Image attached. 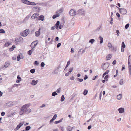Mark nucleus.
<instances>
[{
    "instance_id": "nucleus-1",
    "label": "nucleus",
    "mask_w": 131,
    "mask_h": 131,
    "mask_svg": "<svg viewBox=\"0 0 131 131\" xmlns=\"http://www.w3.org/2000/svg\"><path fill=\"white\" fill-rule=\"evenodd\" d=\"M30 105V104H27L22 106L19 113L20 115H22L24 113L28 114L31 112V109L28 108Z\"/></svg>"
},
{
    "instance_id": "nucleus-2",
    "label": "nucleus",
    "mask_w": 131,
    "mask_h": 131,
    "mask_svg": "<svg viewBox=\"0 0 131 131\" xmlns=\"http://www.w3.org/2000/svg\"><path fill=\"white\" fill-rule=\"evenodd\" d=\"M107 46L109 48V50L111 51L115 52L117 50L116 48L112 46L110 43L109 42Z\"/></svg>"
},
{
    "instance_id": "nucleus-3",
    "label": "nucleus",
    "mask_w": 131,
    "mask_h": 131,
    "mask_svg": "<svg viewBox=\"0 0 131 131\" xmlns=\"http://www.w3.org/2000/svg\"><path fill=\"white\" fill-rule=\"evenodd\" d=\"M84 14L85 11L82 9H79L77 12V15H84Z\"/></svg>"
},
{
    "instance_id": "nucleus-4",
    "label": "nucleus",
    "mask_w": 131,
    "mask_h": 131,
    "mask_svg": "<svg viewBox=\"0 0 131 131\" xmlns=\"http://www.w3.org/2000/svg\"><path fill=\"white\" fill-rule=\"evenodd\" d=\"M29 30L26 29L21 33V35L23 37H25L29 34Z\"/></svg>"
},
{
    "instance_id": "nucleus-5",
    "label": "nucleus",
    "mask_w": 131,
    "mask_h": 131,
    "mask_svg": "<svg viewBox=\"0 0 131 131\" xmlns=\"http://www.w3.org/2000/svg\"><path fill=\"white\" fill-rule=\"evenodd\" d=\"M69 14L70 15L72 16H74L77 15V12L73 9L70 10L69 12Z\"/></svg>"
},
{
    "instance_id": "nucleus-6",
    "label": "nucleus",
    "mask_w": 131,
    "mask_h": 131,
    "mask_svg": "<svg viewBox=\"0 0 131 131\" xmlns=\"http://www.w3.org/2000/svg\"><path fill=\"white\" fill-rule=\"evenodd\" d=\"M109 64L108 63H106L102 64L101 66L102 69L104 70H106L108 67Z\"/></svg>"
},
{
    "instance_id": "nucleus-7",
    "label": "nucleus",
    "mask_w": 131,
    "mask_h": 131,
    "mask_svg": "<svg viewBox=\"0 0 131 131\" xmlns=\"http://www.w3.org/2000/svg\"><path fill=\"white\" fill-rule=\"evenodd\" d=\"M116 7L118 8V9L119 10L121 14L124 15L126 13L127 11L125 9L118 7L117 6H116Z\"/></svg>"
},
{
    "instance_id": "nucleus-8",
    "label": "nucleus",
    "mask_w": 131,
    "mask_h": 131,
    "mask_svg": "<svg viewBox=\"0 0 131 131\" xmlns=\"http://www.w3.org/2000/svg\"><path fill=\"white\" fill-rule=\"evenodd\" d=\"M38 43V40H36L32 42L30 45V47L31 48H34L37 45Z\"/></svg>"
},
{
    "instance_id": "nucleus-9",
    "label": "nucleus",
    "mask_w": 131,
    "mask_h": 131,
    "mask_svg": "<svg viewBox=\"0 0 131 131\" xmlns=\"http://www.w3.org/2000/svg\"><path fill=\"white\" fill-rule=\"evenodd\" d=\"M13 105V104L12 102H9L6 103L5 104V106L6 108L8 107L12 106Z\"/></svg>"
},
{
    "instance_id": "nucleus-10",
    "label": "nucleus",
    "mask_w": 131,
    "mask_h": 131,
    "mask_svg": "<svg viewBox=\"0 0 131 131\" xmlns=\"http://www.w3.org/2000/svg\"><path fill=\"white\" fill-rule=\"evenodd\" d=\"M24 123H21L18 125L14 129L15 131H17L23 125Z\"/></svg>"
},
{
    "instance_id": "nucleus-11",
    "label": "nucleus",
    "mask_w": 131,
    "mask_h": 131,
    "mask_svg": "<svg viewBox=\"0 0 131 131\" xmlns=\"http://www.w3.org/2000/svg\"><path fill=\"white\" fill-rule=\"evenodd\" d=\"M40 3H36V4L34 2H30L29 1V3L28 4V5H37V4L38 5H40Z\"/></svg>"
},
{
    "instance_id": "nucleus-12",
    "label": "nucleus",
    "mask_w": 131,
    "mask_h": 131,
    "mask_svg": "<svg viewBox=\"0 0 131 131\" xmlns=\"http://www.w3.org/2000/svg\"><path fill=\"white\" fill-rule=\"evenodd\" d=\"M39 14L38 13L34 14L31 16V18L32 19H35L36 18H37L38 17Z\"/></svg>"
},
{
    "instance_id": "nucleus-13",
    "label": "nucleus",
    "mask_w": 131,
    "mask_h": 131,
    "mask_svg": "<svg viewBox=\"0 0 131 131\" xmlns=\"http://www.w3.org/2000/svg\"><path fill=\"white\" fill-rule=\"evenodd\" d=\"M41 30V28H40L38 30L36 31L35 32V36L36 37L39 36L40 35V31Z\"/></svg>"
},
{
    "instance_id": "nucleus-14",
    "label": "nucleus",
    "mask_w": 131,
    "mask_h": 131,
    "mask_svg": "<svg viewBox=\"0 0 131 131\" xmlns=\"http://www.w3.org/2000/svg\"><path fill=\"white\" fill-rule=\"evenodd\" d=\"M38 82V80H33L32 81L31 84L32 85L34 86L36 85L37 84Z\"/></svg>"
},
{
    "instance_id": "nucleus-15",
    "label": "nucleus",
    "mask_w": 131,
    "mask_h": 131,
    "mask_svg": "<svg viewBox=\"0 0 131 131\" xmlns=\"http://www.w3.org/2000/svg\"><path fill=\"white\" fill-rule=\"evenodd\" d=\"M33 10H35L37 12H39L40 10V8L38 6L35 7L33 8Z\"/></svg>"
},
{
    "instance_id": "nucleus-16",
    "label": "nucleus",
    "mask_w": 131,
    "mask_h": 131,
    "mask_svg": "<svg viewBox=\"0 0 131 131\" xmlns=\"http://www.w3.org/2000/svg\"><path fill=\"white\" fill-rule=\"evenodd\" d=\"M63 10V8H61L59 10H57L56 12V13L57 14H60L62 13Z\"/></svg>"
},
{
    "instance_id": "nucleus-17",
    "label": "nucleus",
    "mask_w": 131,
    "mask_h": 131,
    "mask_svg": "<svg viewBox=\"0 0 131 131\" xmlns=\"http://www.w3.org/2000/svg\"><path fill=\"white\" fill-rule=\"evenodd\" d=\"M73 127H71L70 126H69L67 127L66 130L68 131H72V129H73Z\"/></svg>"
},
{
    "instance_id": "nucleus-18",
    "label": "nucleus",
    "mask_w": 131,
    "mask_h": 131,
    "mask_svg": "<svg viewBox=\"0 0 131 131\" xmlns=\"http://www.w3.org/2000/svg\"><path fill=\"white\" fill-rule=\"evenodd\" d=\"M21 2L27 5H28L29 1L28 0H21Z\"/></svg>"
},
{
    "instance_id": "nucleus-19",
    "label": "nucleus",
    "mask_w": 131,
    "mask_h": 131,
    "mask_svg": "<svg viewBox=\"0 0 131 131\" xmlns=\"http://www.w3.org/2000/svg\"><path fill=\"white\" fill-rule=\"evenodd\" d=\"M10 62H5V64L4 66V67L6 68H7L8 67V66H10Z\"/></svg>"
},
{
    "instance_id": "nucleus-20",
    "label": "nucleus",
    "mask_w": 131,
    "mask_h": 131,
    "mask_svg": "<svg viewBox=\"0 0 131 131\" xmlns=\"http://www.w3.org/2000/svg\"><path fill=\"white\" fill-rule=\"evenodd\" d=\"M44 17L42 15H41L39 17L38 19L43 21L44 20Z\"/></svg>"
},
{
    "instance_id": "nucleus-21",
    "label": "nucleus",
    "mask_w": 131,
    "mask_h": 131,
    "mask_svg": "<svg viewBox=\"0 0 131 131\" xmlns=\"http://www.w3.org/2000/svg\"><path fill=\"white\" fill-rule=\"evenodd\" d=\"M99 39L100 40V44H102L103 43V38L101 37V36H99Z\"/></svg>"
},
{
    "instance_id": "nucleus-22",
    "label": "nucleus",
    "mask_w": 131,
    "mask_h": 131,
    "mask_svg": "<svg viewBox=\"0 0 131 131\" xmlns=\"http://www.w3.org/2000/svg\"><path fill=\"white\" fill-rule=\"evenodd\" d=\"M119 112L120 113H123L124 112V109L122 108H120L118 109Z\"/></svg>"
},
{
    "instance_id": "nucleus-23",
    "label": "nucleus",
    "mask_w": 131,
    "mask_h": 131,
    "mask_svg": "<svg viewBox=\"0 0 131 131\" xmlns=\"http://www.w3.org/2000/svg\"><path fill=\"white\" fill-rule=\"evenodd\" d=\"M59 25L60 22L59 21H57L55 25V26L56 27V29H57L58 28V26Z\"/></svg>"
},
{
    "instance_id": "nucleus-24",
    "label": "nucleus",
    "mask_w": 131,
    "mask_h": 131,
    "mask_svg": "<svg viewBox=\"0 0 131 131\" xmlns=\"http://www.w3.org/2000/svg\"><path fill=\"white\" fill-rule=\"evenodd\" d=\"M102 27L101 25H100L95 30H94V32H96L97 31H98Z\"/></svg>"
},
{
    "instance_id": "nucleus-25",
    "label": "nucleus",
    "mask_w": 131,
    "mask_h": 131,
    "mask_svg": "<svg viewBox=\"0 0 131 131\" xmlns=\"http://www.w3.org/2000/svg\"><path fill=\"white\" fill-rule=\"evenodd\" d=\"M111 57L112 56L110 54H108L106 56V59L107 60H109L111 58Z\"/></svg>"
},
{
    "instance_id": "nucleus-26",
    "label": "nucleus",
    "mask_w": 131,
    "mask_h": 131,
    "mask_svg": "<svg viewBox=\"0 0 131 131\" xmlns=\"http://www.w3.org/2000/svg\"><path fill=\"white\" fill-rule=\"evenodd\" d=\"M31 128V127L30 126H27L26 127L25 129L26 131H28Z\"/></svg>"
},
{
    "instance_id": "nucleus-27",
    "label": "nucleus",
    "mask_w": 131,
    "mask_h": 131,
    "mask_svg": "<svg viewBox=\"0 0 131 131\" xmlns=\"http://www.w3.org/2000/svg\"><path fill=\"white\" fill-rule=\"evenodd\" d=\"M60 15L58 14H57L53 16L52 18L53 19L56 18L57 17L59 16Z\"/></svg>"
},
{
    "instance_id": "nucleus-28",
    "label": "nucleus",
    "mask_w": 131,
    "mask_h": 131,
    "mask_svg": "<svg viewBox=\"0 0 131 131\" xmlns=\"http://www.w3.org/2000/svg\"><path fill=\"white\" fill-rule=\"evenodd\" d=\"M57 95L58 94L56 91L53 92L52 94V96H55L56 95Z\"/></svg>"
},
{
    "instance_id": "nucleus-29",
    "label": "nucleus",
    "mask_w": 131,
    "mask_h": 131,
    "mask_svg": "<svg viewBox=\"0 0 131 131\" xmlns=\"http://www.w3.org/2000/svg\"><path fill=\"white\" fill-rule=\"evenodd\" d=\"M88 92V90L86 89H85L83 92V94L84 95H87Z\"/></svg>"
},
{
    "instance_id": "nucleus-30",
    "label": "nucleus",
    "mask_w": 131,
    "mask_h": 131,
    "mask_svg": "<svg viewBox=\"0 0 131 131\" xmlns=\"http://www.w3.org/2000/svg\"><path fill=\"white\" fill-rule=\"evenodd\" d=\"M63 119H62L60 120H59L58 121H56L54 122V123L55 124H57V123H59L62 122V120Z\"/></svg>"
},
{
    "instance_id": "nucleus-31",
    "label": "nucleus",
    "mask_w": 131,
    "mask_h": 131,
    "mask_svg": "<svg viewBox=\"0 0 131 131\" xmlns=\"http://www.w3.org/2000/svg\"><path fill=\"white\" fill-rule=\"evenodd\" d=\"M126 47L125 45V44L124 42H122L121 44V47L123 48H125Z\"/></svg>"
},
{
    "instance_id": "nucleus-32",
    "label": "nucleus",
    "mask_w": 131,
    "mask_h": 131,
    "mask_svg": "<svg viewBox=\"0 0 131 131\" xmlns=\"http://www.w3.org/2000/svg\"><path fill=\"white\" fill-rule=\"evenodd\" d=\"M65 99V97L63 95H62L61 99L60 100L61 102L63 101Z\"/></svg>"
},
{
    "instance_id": "nucleus-33",
    "label": "nucleus",
    "mask_w": 131,
    "mask_h": 131,
    "mask_svg": "<svg viewBox=\"0 0 131 131\" xmlns=\"http://www.w3.org/2000/svg\"><path fill=\"white\" fill-rule=\"evenodd\" d=\"M70 64V61H69L67 62V65L66 66V67L65 68L64 70H65L66 68L68 67L69 65Z\"/></svg>"
},
{
    "instance_id": "nucleus-34",
    "label": "nucleus",
    "mask_w": 131,
    "mask_h": 131,
    "mask_svg": "<svg viewBox=\"0 0 131 131\" xmlns=\"http://www.w3.org/2000/svg\"><path fill=\"white\" fill-rule=\"evenodd\" d=\"M122 97V95L121 94H119L118 95L117 97V99L118 100H120Z\"/></svg>"
},
{
    "instance_id": "nucleus-35",
    "label": "nucleus",
    "mask_w": 131,
    "mask_h": 131,
    "mask_svg": "<svg viewBox=\"0 0 131 131\" xmlns=\"http://www.w3.org/2000/svg\"><path fill=\"white\" fill-rule=\"evenodd\" d=\"M18 40L19 41H23V38L21 37H20L18 39H17L16 38L15 39V41H17V40Z\"/></svg>"
},
{
    "instance_id": "nucleus-36",
    "label": "nucleus",
    "mask_w": 131,
    "mask_h": 131,
    "mask_svg": "<svg viewBox=\"0 0 131 131\" xmlns=\"http://www.w3.org/2000/svg\"><path fill=\"white\" fill-rule=\"evenodd\" d=\"M95 41V40L93 39H91L89 41V42L93 44Z\"/></svg>"
},
{
    "instance_id": "nucleus-37",
    "label": "nucleus",
    "mask_w": 131,
    "mask_h": 131,
    "mask_svg": "<svg viewBox=\"0 0 131 131\" xmlns=\"http://www.w3.org/2000/svg\"><path fill=\"white\" fill-rule=\"evenodd\" d=\"M109 75H106L104 77V79H105L106 81H108V78L109 77Z\"/></svg>"
},
{
    "instance_id": "nucleus-38",
    "label": "nucleus",
    "mask_w": 131,
    "mask_h": 131,
    "mask_svg": "<svg viewBox=\"0 0 131 131\" xmlns=\"http://www.w3.org/2000/svg\"><path fill=\"white\" fill-rule=\"evenodd\" d=\"M128 69L129 70L130 74V75L131 73V66H130V64L128 65Z\"/></svg>"
},
{
    "instance_id": "nucleus-39",
    "label": "nucleus",
    "mask_w": 131,
    "mask_h": 131,
    "mask_svg": "<svg viewBox=\"0 0 131 131\" xmlns=\"http://www.w3.org/2000/svg\"><path fill=\"white\" fill-rule=\"evenodd\" d=\"M73 70V67L70 68L69 69V73H71V72Z\"/></svg>"
},
{
    "instance_id": "nucleus-40",
    "label": "nucleus",
    "mask_w": 131,
    "mask_h": 131,
    "mask_svg": "<svg viewBox=\"0 0 131 131\" xmlns=\"http://www.w3.org/2000/svg\"><path fill=\"white\" fill-rule=\"evenodd\" d=\"M30 17V16L29 15L27 16L24 19V20H28Z\"/></svg>"
},
{
    "instance_id": "nucleus-41",
    "label": "nucleus",
    "mask_w": 131,
    "mask_h": 131,
    "mask_svg": "<svg viewBox=\"0 0 131 131\" xmlns=\"http://www.w3.org/2000/svg\"><path fill=\"white\" fill-rule=\"evenodd\" d=\"M129 24L128 23L125 25V28L126 29H127L129 27Z\"/></svg>"
},
{
    "instance_id": "nucleus-42",
    "label": "nucleus",
    "mask_w": 131,
    "mask_h": 131,
    "mask_svg": "<svg viewBox=\"0 0 131 131\" xmlns=\"http://www.w3.org/2000/svg\"><path fill=\"white\" fill-rule=\"evenodd\" d=\"M35 69H31L30 70V72L32 73H33L35 72Z\"/></svg>"
},
{
    "instance_id": "nucleus-43",
    "label": "nucleus",
    "mask_w": 131,
    "mask_h": 131,
    "mask_svg": "<svg viewBox=\"0 0 131 131\" xmlns=\"http://www.w3.org/2000/svg\"><path fill=\"white\" fill-rule=\"evenodd\" d=\"M123 79H120L119 81V84L121 85H122L123 83Z\"/></svg>"
},
{
    "instance_id": "nucleus-44",
    "label": "nucleus",
    "mask_w": 131,
    "mask_h": 131,
    "mask_svg": "<svg viewBox=\"0 0 131 131\" xmlns=\"http://www.w3.org/2000/svg\"><path fill=\"white\" fill-rule=\"evenodd\" d=\"M20 85V84H14L13 85V86L11 88L12 89L14 87H18V86L19 85Z\"/></svg>"
},
{
    "instance_id": "nucleus-45",
    "label": "nucleus",
    "mask_w": 131,
    "mask_h": 131,
    "mask_svg": "<svg viewBox=\"0 0 131 131\" xmlns=\"http://www.w3.org/2000/svg\"><path fill=\"white\" fill-rule=\"evenodd\" d=\"M20 57L19 55L17 57V61H19L20 59Z\"/></svg>"
},
{
    "instance_id": "nucleus-46",
    "label": "nucleus",
    "mask_w": 131,
    "mask_h": 131,
    "mask_svg": "<svg viewBox=\"0 0 131 131\" xmlns=\"http://www.w3.org/2000/svg\"><path fill=\"white\" fill-rule=\"evenodd\" d=\"M63 26L61 24L59 25V26H58V28L59 29H61L63 28Z\"/></svg>"
},
{
    "instance_id": "nucleus-47",
    "label": "nucleus",
    "mask_w": 131,
    "mask_h": 131,
    "mask_svg": "<svg viewBox=\"0 0 131 131\" xmlns=\"http://www.w3.org/2000/svg\"><path fill=\"white\" fill-rule=\"evenodd\" d=\"M5 31L3 29H0V33H5Z\"/></svg>"
},
{
    "instance_id": "nucleus-48",
    "label": "nucleus",
    "mask_w": 131,
    "mask_h": 131,
    "mask_svg": "<svg viewBox=\"0 0 131 131\" xmlns=\"http://www.w3.org/2000/svg\"><path fill=\"white\" fill-rule=\"evenodd\" d=\"M58 70L57 69L55 70L54 71V74H57L58 73Z\"/></svg>"
},
{
    "instance_id": "nucleus-49",
    "label": "nucleus",
    "mask_w": 131,
    "mask_h": 131,
    "mask_svg": "<svg viewBox=\"0 0 131 131\" xmlns=\"http://www.w3.org/2000/svg\"><path fill=\"white\" fill-rule=\"evenodd\" d=\"M39 64L38 62L37 61H35L34 62V65H36L38 66Z\"/></svg>"
},
{
    "instance_id": "nucleus-50",
    "label": "nucleus",
    "mask_w": 131,
    "mask_h": 131,
    "mask_svg": "<svg viewBox=\"0 0 131 131\" xmlns=\"http://www.w3.org/2000/svg\"><path fill=\"white\" fill-rule=\"evenodd\" d=\"M77 79H78V81H79L80 82H82L83 80V79H80L79 78H77Z\"/></svg>"
},
{
    "instance_id": "nucleus-51",
    "label": "nucleus",
    "mask_w": 131,
    "mask_h": 131,
    "mask_svg": "<svg viewBox=\"0 0 131 131\" xmlns=\"http://www.w3.org/2000/svg\"><path fill=\"white\" fill-rule=\"evenodd\" d=\"M45 63L43 62H41V64L40 65L41 67H44L45 66Z\"/></svg>"
},
{
    "instance_id": "nucleus-52",
    "label": "nucleus",
    "mask_w": 131,
    "mask_h": 131,
    "mask_svg": "<svg viewBox=\"0 0 131 131\" xmlns=\"http://www.w3.org/2000/svg\"><path fill=\"white\" fill-rule=\"evenodd\" d=\"M131 62V56L129 55L128 57V62Z\"/></svg>"
},
{
    "instance_id": "nucleus-53",
    "label": "nucleus",
    "mask_w": 131,
    "mask_h": 131,
    "mask_svg": "<svg viewBox=\"0 0 131 131\" xmlns=\"http://www.w3.org/2000/svg\"><path fill=\"white\" fill-rule=\"evenodd\" d=\"M109 72V70H107L106 71V72L104 73L105 75H106Z\"/></svg>"
},
{
    "instance_id": "nucleus-54",
    "label": "nucleus",
    "mask_w": 131,
    "mask_h": 131,
    "mask_svg": "<svg viewBox=\"0 0 131 131\" xmlns=\"http://www.w3.org/2000/svg\"><path fill=\"white\" fill-rule=\"evenodd\" d=\"M32 52L31 50H29L28 51V54L29 55H31L32 54Z\"/></svg>"
},
{
    "instance_id": "nucleus-55",
    "label": "nucleus",
    "mask_w": 131,
    "mask_h": 131,
    "mask_svg": "<svg viewBox=\"0 0 131 131\" xmlns=\"http://www.w3.org/2000/svg\"><path fill=\"white\" fill-rule=\"evenodd\" d=\"M61 88H59L57 90L56 92L58 93H59L60 92V91L61 90Z\"/></svg>"
},
{
    "instance_id": "nucleus-56",
    "label": "nucleus",
    "mask_w": 131,
    "mask_h": 131,
    "mask_svg": "<svg viewBox=\"0 0 131 131\" xmlns=\"http://www.w3.org/2000/svg\"><path fill=\"white\" fill-rule=\"evenodd\" d=\"M5 114V113L4 112H2L1 113V115L2 116H4Z\"/></svg>"
},
{
    "instance_id": "nucleus-57",
    "label": "nucleus",
    "mask_w": 131,
    "mask_h": 131,
    "mask_svg": "<svg viewBox=\"0 0 131 131\" xmlns=\"http://www.w3.org/2000/svg\"><path fill=\"white\" fill-rule=\"evenodd\" d=\"M17 78L18 79V80H20L21 81V78L20 77L19 75H18L17 76Z\"/></svg>"
},
{
    "instance_id": "nucleus-58",
    "label": "nucleus",
    "mask_w": 131,
    "mask_h": 131,
    "mask_svg": "<svg viewBox=\"0 0 131 131\" xmlns=\"http://www.w3.org/2000/svg\"><path fill=\"white\" fill-rule=\"evenodd\" d=\"M15 48V45H13L11 48H10V49H12L11 50L12 51Z\"/></svg>"
},
{
    "instance_id": "nucleus-59",
    "label": "nucleus",
    "mask_w": 131,
    "mask_h": 131,
    "mask_svg": "<svg viewBox=\"0 0 131 131\" xmlns=\"http://www.w3.org/2000/svg\"><path fill=\"white\" fill-rule=\"evenodd\" d=\"M116 33H117L116 35H117V36H119V30H116Z\"/></svg>"
},
{
    "instance_id": "nucleus-60",
    "label": "nucleus",
    "mask_w": 131,
    "mask_h": 131,
    "mask_svg": "<svg viewBox=\"0 0 131 131\" xmlns=\"http://www.w3.org/2000/svg\"><path fill=\"white\" fill-rule=\"evenodd\" d=\"M102 95V92H101L100 93V94L99 95V99L100 100H101V99Z\"/></svg>"
},
{
    "instance_id": "nucleus-61",
    "label": "nucleus",
    "mask_w": 131,
    "mask_h": 131,
    "mask_svg": "<svg viewBox=\"0 0 131 131\" xmlns=\"http://www.w3.org/2000/svg\"><path fill=\"white\" fill-rule=\"evenodd\" d=\"M59 39V38L58 37H56L55 40V42H56Z\"/></svg>"
},
{
    "instance_id": "nucleus-62",
    "label": "nucleus",
    "mask_w": 131,
    "mask_h": 131,
    "mask_svg": "<svg viewBox=\"0 0 131 131\" xmlns=\"http://www.w3.org/2000/svg\"><path fill=\"white\" fill-rule=\"evenodd\" d=\"M74 79V77L73 76H72L70 77V79L72 80H73Z\"/></svg>"
},
{
    "instance_id": "nucleus-63",
    "label": "nucleus",
    "mask_w": 131,
    "mask_h": 131,
    "mask_svg": "<svg viewBox=\"0 0 131 131\" xmlns=\"http://www.w3.org/2000/svg\"><path fill=\"white\" fill-rule=\"evenodd\" d=\"M61 45V43H58L57 45V48H59V47Z\"/></svg>"
},
{
    "instance_id": "nucleus-64",
    "label": "nucleus",
    "mask_w": 131,
    "mask_h": 131,
    "mask_svg": "<svg viewBox=\"0 0 131 131\" xmlns=\"http://www.w3.org/2000/svg\"><path fill=\"white\" fill-rule=\"evenodd\" d=\"M61 129V131H64V129L62 127H61L60 128Z\"/></svg>"
}]
</instances>
